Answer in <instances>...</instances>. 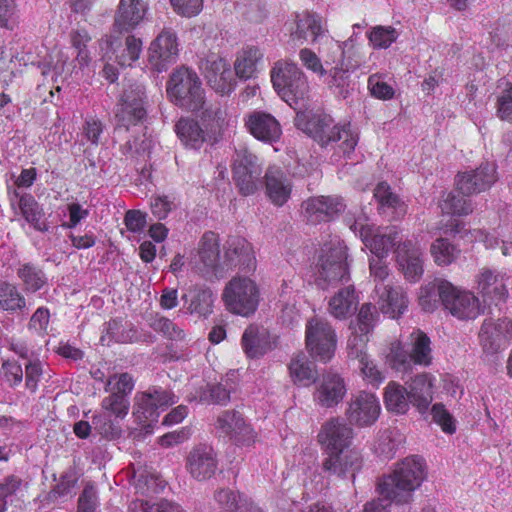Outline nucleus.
Segmentation results:
<instances>
[{"label":"nucleus","mask_w":512,"mask_h":512,"mask_svg":"<svg viewBox=\"0 0 512 512\" xmlns=\"http://www.w3.org/2000/svg\"><path fill=\"white\" fill-rule=\"evenodd\" d=\"M426 478V466L422 458L406 457L396 463L393 472L383 477L378 484L381 496L397 504L409 502L412 493L418 489Z\"/></svg>","instance_id":"nucleus-1"},{"label":"nucleus","mask_w":512,"mask_h":512,"mask_svg":"<svg viewBox=\"0 0 512 512\" xmlns=\"http://www.w3.org/2000/svg\"><path fill=\"white\" fill-rule=\"evenodd\" d=\"M295 122L299 129L322 146L341 141L340 148L344 154L351 153L358 143V134L351 130L350 125H335L331 116L325 113L298 112Z\"/></svg>","instance_id":"nucleus-2"},{"label":"nucleus","mask_w":512,"mask_h":512,"mask_svg":"<svg viewBox=\"0 0 512 512\" xmlns=\"http://www.w3.org/2000/svg\"><path fill=\"white\" fill-rule=\"evenodd\" d=\"M430 338L421 330L415 329L405 343H391L386 361L390 367L399 372H408L412 364L428 367L432 363Z\"/></svg>","instance_id":"nucleus-3"},{"label":"nucleus","mask_w":512,"mask_h":512,"mask_svg":"<svg viewBox=\"0 0 512 512\" xmlns=\"http://www.w3.org/2000/svg\"><path fill=\"white\" fill-rule=\"evenodd\" d=\"M167 95L177 106L192 112L205 107V93L197 73L187 67L173 71L166 86Z\"/></svg>","instance_id":"nucleus-4"},{"label":"nucleus","mask_w":512,"mask_h":512,"mask_svg":"<svg viewBox=\"0 0 512 512\" xmlns=\"http://www.w3.org/2000/svg\"><path fill=\"white\" fill-rule=\"evenodd\" d=\"M270 76L275 91L290 107L296 108L299 102L308 97V80L297 64L283 60L277 61Z\"/></svg>","instance_id":"nucleus-5"},{"label":"nucleus","mask_w":512,"mask_h":512,"mask_svg":"<svg viewBox=\"0 0 512 512\" xmlns=\"http://www.w3.org/2000/svg\"><path fill=\"white\" fill-rule=\"evenodd\" d=\"M222 300L226 309L236 315H253L260 303V288L247 276H234L225 285Z\"/></svg>","instance_id":"nucleus-6"},{"label":"nucleus","mask_w":512,"mask_h":512,"mask_svg":"<svg viewBox=\"0 0 512 512\" xmlns=\"http://www.w3.org/2000/svg\"><path fill=\"white\" fill-rule=\"evenodd\" d=\"M346 223L377 258L386 257L399 239L396 227H387L384 231H380L379 228H375L373 224L369 223V219L364 213L353 218L346 217Z\"/></svg>","instance_id":"nucleus-7"},{"label":"nucleus","mask_w":512,"mask_h":512,"mask_svg":"<svg viewBox=\"0 0 512 512\" xmlns=\"http://www.w3.org/2000/svg\"><path fill=\"white\" fill-rule=\"evenodd\" d=\"M440 298L443 309L459 320H474L482 313L474 292L452 282H440Z\"/></svg>","instance_id":"nucleus-8"},{"label":"nucleus","mask_w":512,"mask_h":512,"mask_svg":"<svg viewBox=\"0 0 512 512\" xmlns=\"http://www.w3.org/2000/svg\"><path fill=\"white\" fill-rule=\"evenodd\" d=\"M305 342L311 357L327 363L336 351V331L326 319L313 317L306 323Z\"/></svg>","instance_id":"nucleus-9"},{"label":"nucleus","mask_w":512,"mask_h":512,"mask_svg":"<svg viewBox=\"0 0 512 512\" xmlns=\"http://www.w3.org/2000/svg\"><path fill=\"white\" fill-rule=\"evenodd\" d=\"M347 248L337 242L323 249L319 259L316 282L322 289H327L338 282L348 280Z\"/></svg>","instance_id":"nucleus-10"},{"label":"nucleus","mask_w":512,"mask_h":512,"mask_svg":"<svg viewBox=\"0 0 512 512\" xmlns=\"http://www.w3.org/2000/svg\"><path fill=\"white\" fill-rule=\"evenodd\" d=\"M223 257H221L219 237L209 231L201 237L192 264L203 275H222Z\"/></svg>","instance_id":"nucleus-11"},{"label":"nucleus","mask_w":512,"mask_h":512,"mask_svg":"<svg viewBox=\"0 0 512 512\" xmlns=\"http://www.w3.org/2000/svg\"><path fill=\"white\" fill-rule=\"evenodd\" d=\"M381 412L377 396L367 391H360L351 396L346 409V417L350 424L358 427L373 425Z\"/></svg>","instance_id":"nucleus-12"},{"label":"nucleus","mask_w":512,"mask_h":512,"mask_svg":"<svg viewBox=\"0 0 512 512\" xmlns=\"http://www.w3.org/2000/svg\"><path fill=\"white\" fill-rule=\"evenodd\" d=\"M135 399L136 404L133 414L140 422L145 420L157 422L159 416L157 409L164 410L178 400L171 391L161 387L150 388L146 392L137 394Z\"/></svg>","instance_id":"nucleus-13"},{"label":"nucleus","mask_w":512,"mask_h":512,"mask_svg":"<svg viewBox=\"0 0 512 512\" xmlns=\"http://www.w3.org/2000/svg\"><path fill=\"white\" fill-rule=\"evenodd\" d=\"M178 53L179 49L176 34L171 29L165 28L149 46V63L154 70L162 72L176 61Z\"/></svg>","instance_id":"nucleus-14"},{"label":"nucleus","mask_w":512,"mask_h":512,"mask_svg":"<svg viewBox=\"0 0 512 512\" xmlns=\"http://www.w3.org/2000/svg\"><path fill=\"white\" fill-rule=\"evenodd\" d=\"M345 209V204L338 196L310 197L302 203V211L310 224L329 222Z\"/></svg>","instance_id":"nucleus-15"},{"label":"nucleus","mask_w":512,"mask_h":512,"mask_svg":"<svg viewBox=\"0 0 512 512\" xmlns=\"http://www.w3.org/2000/svg\"><path fill=\"white\" fill-rule=\"evenodd\" d=\"M224 273L239 268L243 271H252L256 268V259L251 244L244 238L231 237L224 245L223 263Z\"/></svg>","instance_id":"nucleus-16"},{"label":"nucleus","mask_w":512,"mask_h":512,"mask_svg":"<svg viewBox=\"0 0 512 512\" xmlns=\"http://www.w3.org/2000/svg\"><path fill=\"white\" fill-rule=\"evenodd\" d=\"M143 99L144 88L141 85L124 91L115 113L118 126L128 129L144 118L146 110Z\"/></svg>","instance_id":"nucleus-17"},{"label":"nucleus","mask_w":512,"mask_h":512,"mask_svg":"<svg viewBox=\"0 0 512 512\" xmlns=\"http://www.w3.org/2000/svg\"><path fill=\"white\" fill-rule=\"evenodd\" d=\"M9 199L10 206L15 215H20L26 223L39 232H47L49 230V226L44 220V209L33 195L13 190L10 193Z\"/></svg>","instance_id":"nucleus-18"},{"label":"nucleus","mask_w":512,"mask_h":512,"mask_svg":"<svg viewBox=\"0 0 512 512\" xmlns=\"http://www.w3.org/2000/svg\"><path fill=\"white\" fill-rule=\"evenodd\" d=\"M347 388L344 379L335 372L321 375L313 393L315 403L324 408L337 406L345 397Z\"/></svg>","instance_id":"nucleus-19"},{"label":"nucleus","mask_w":512,"mask_h":512,"mask_svg":"<svg viewBox=\"0 0 512 512\" xmlns=\"http://www.w3.org/2000/svg\"><path fill=\"white\" fill-rule=\"evenodd\" d=\"M496 181L495 165L493 163H484L474 170L458 174L456 184L459 193L472 195L486 191Z\"/></svg>","instance_id":"nucleus-20"},{"label":"nucleus","mask_w":512,"mask_h":512,"mask_svg":"<svg viewBox=\"0 0 512 512\" xmlns=\"http://www.w3.org/2000/svg\"><path fill=\"white\" fill-rule=\"evenodd\" d=\"M324 454L322 469L331 476L354 479L356 472L361 469L362 457L358 451L339 450Z\"/></svg>","instance_id":"nucleus-21"},{"label":"nucleus","mask_w":512,"mask_h":512,"mask_svg":"<svg viewBox=\"0 0 512 512\" xmlns=\"http://www.w3.org/2000/svg\"><path fill=\"white\" fill-rule=\"evenodd\" d=\"M203 74L212 89L220 94H228L234 86L230 64L218 55H210L201 66Z\"/></svg>","instance_id":"nucleus-22"},{"label":"nucleus","mask_w":512,"mask_h":512,"mask_svg":"<svg viewBox=\"0 0 512 512\" xmlns=\"http://www.w3.org/2000/svg\"><path fill=\"white\" fill-rule=\"evenodd\" d=\"M218 467L216 453L211 446L198 445L188 454L186 468L188 473L197 481L211 478Z\"/></svg>","instance_id":"nucleus-23"},{"label":"nucleus","mask_w":512,"mask_h":512,"mask_svg":"<svg viewBox=\"0 0 512 512\" xmlns=\"http://www.w3.org/2000/svg\"><path fill=\"white\" fill-rule=\"evenodd\" d=\"M397 262L405 278L418 281L423 272V248L417 240H406L396 249Z\"/></svg>","instance_id":"nucleus-24"},{"label":"nucleus","mask_w":512,"mask_h":512,"mask_svg":"<svg viewBox=\"0 0 512 512\" xmlns=\"http://www.w3.org/2000/svg\"><path fill=\"white\" fill-rule=\"evenodd\" d=\"M510 328L511 323L506 319H485L479 332L483 352L493 355L503 349L507 345V334Z\"/></svg>","instance_id":"nucleus-25"},{"label":"nucleus","mask_w":512,"mask_h":512,"mask_svg":"<svg viewBox=\"0 0 512 512\" xmlns=\"http://www.w3.org/2000/svg\"><path fill=\"white\" fill-rule=\"evenodd\" d=\"M215 429L219 435L229 437L238 443L250 442L254 439V432L250 425L239 412L234 410L222 412L217 417Z\"/></svg>","instance_id":"nucleus-26"},{"label":"nucleus","mask_w":512,"mask_h":512,"mask_svg":"<svg viewBox=\"0 0 512 512\" xmlns=\"http://www.w3.org/2000/svg\"><path fill=\"white\" fill-rule=\"evenodd\" d=\"M508 277L499 271L483 267L475 277L476 289L490 301H504L508 296Z\"/></svg>","instance_id":"nucleus-27"},{"label":"nucleus","mask_w":512,"mask_h":512,"mask_svg":"<svg viewBox=\"0 0 512 512\" xmlns=\"http://www.w3.org/2000/svg\"><path fill=\"white\" fill-rule=\"evenodd\" d=\"M352 429L339 419L327 421L318 434L324 453L345 450L351 442Z\"/></svg>","instance_id":"nucleus-28"},{"label":"nucleus","mask_w":512,"mask_h":512,"mask_svg":"<svg viewBox=\"0 0 512 512\" xmlns=\"http://www.w3.org/2000/svg\"><path fill=\"white\" fill-rule=\"evenodd\" d=\"M265 194L275 206H283L291 197L293 184L278 166H269L264 175Z\"/></svg>","instance_id":"nucleus-29"},{"label":"nucleus","mask_w":512,"mask_h":512,"mask_svg":"<svg viewBox=\"0 0 512 512\" xmlns=\"http://www.w3.org/2000/svg\"><path fill=\"white\" fill-rule=\"evenodd\" d=\"M101 50L109 52L119 66L128 67L139 59L142 52V41L131 35L126 37L123 44L119 39L109 37L101 43Z\"/></svg>","instance_id":"nucleus-30"},{"label":"nucleus","mask_w":512,"mask_h":512,"mask_svg":"<svg viewBox=\"0 0 512 512\" xmlns=\"http://www.w3.org/2000/svg\"><path fill=\"white\" fill-rule=\"evenodd\" d=\"M377 304L380 311L390 318H398L408 307L407 296L400 286L376 284Z\"/></svg>","instance_id":"nucleus-31"},{"label":"nucleus","mask_w":512,"mask_h":512,"mask_svg":"<svg viewBox=\"0 0 512 512\" xmlns=\"http://www.w3.org/2000/svg\"><path fill=\"white\" fill-rule=\"evenodd\" d=\"M349 41L343 43L331 41L332 49H334L333 53H339L340 59L335 67L331 68L329 72L327 71V85L342 98H346L351 90L349 69L344 60V46H347Z\"/></svg>","instance_id":"nucleus-32"},{"label":"nucleus","mask_w":512,"mask_h":512,"mask_svg":"<svg viewBox=\"0 0 512 512\" xmlns=\"http://www.w3.org/2000/svg\"><path fill=\"white\" fill-rule=\"evenodd\" d=\"M294 24L295 28H291L290 33L296 40H307L310 35L312 43H316L327 33L322 18L309 11L295 13Z\"/></svg>","instance_id":"nucleus-33"},{"label":"nucleus","mask_w":512,"mask_h":512,"mask_svg":"<svg viewBox=\"0 0 512 512\" xmlns=\"http://www.w3.org/2000/svg\"><path fill=\"white\" fill-rule=\"evenodd\" d=\"M366 345L355 346L354 342L347 347L348 357L358 360V369L362 379L372 387L378 388L385 380L384 372L366 353Z\"/></svg>","instance_id":"nucleus-34"},{"label":"nucleus","mask_w":512,"mask_h":512,"mask_svg":"<svg viewBox=\"0 0 512 512\" xmlns=\"http://www.w3.org/2000/svg\"><path fill=\"white\" fill-rule=\"evenodd\" d=\"M250 133L260 141L273 143L280 139L281 126L274 116L264 112H254L247 120Z\"/></svg>","instance_id":"nucleus-35"},{"label":"nucleus","mask_w":512,"mask_h":512,"mask_svg":"<svg viewBox=\"0 0 512 512\" xmlns=\"http://www.w3.org/2000/svg\"><path fill=\"white\" fill-rule=\"evenodd\" d=\"M28 302L19 287L9 281H0V310L12 316H25L30 310Z\"/></svg>","instance_id":"nucleus-36"},{"label":"nucleus","mask_w":512,"mask_h":512,"mask_svg":"<svg viewBox=\"0 0 512 512\" xmlns=\"http://www.w3.org/2000/svg\"><path fill=\"white\" fill-rule=\"evenodd\" d=\"M433 377L427 373H421L406 382L408 398L411 404L421 413L427 412L433 401L432 391Z\"/></svg>","instance_id":"nucleus-37"},{"label":"nucleus","mask_w":512,"mask_h":512,"mask_svg":"<svg viewBox=\"0 0 512 512\" xmlns=\"http://www.w3.org/2000/svg\"><path fill=\"white\" fill-rule=\"evenodd\" d=\"M374 196L379 203L381 213L386 217L398 220L406 215L407 205L397 194L392 192L388 184L379 183L374 190Z\"/></svg>","instance_id":"nucleus-38"},{"label":"nucleus","mask_w":512,"mask_h":512,"mask_svg":"<svg viewBox=\"0 0 512 512\" xmlns=\"http://www.w3.org/2000/svg\"><path fill=\"white\" fill-rule=\"evenodd\" d=\"M242 347L250 358L263 356L272 348L269 332L264 327L249 325L242 335Z\"/></svg>","instance_id":"nucleus-39"},{"label":"nucleus","mask_w":512,"mask_h":512,"mask_svg":"<svg viewBox=\"0 0 512 512\" xmlns=\"http://www.w3.org/2000/svg\"><path fill=\"white\" fill-rule=\"evenodd\" d=\"M377 313L374 306L365 303L360 308L355 324L350 325L352 335L348 338L347 347L354 342L355 346L366 345L369 333L376 322Z\"/></svg>","instance_id":"nucleus-40"},{"label":"nucleus","mask_w":512,"mask_h":512,"mask_svg":"<svg viewBox=\"0 0 512 512\" xmlns=\"http://www.w3.org/2000/svg\"><path fill=\"white\" fill-rule=\"evenodd\" d=\"M175 132L181 143L189 149L199 150L206 141L211 140L208 130L205 132L198 121L188 117L177 121Z\"/></svg>","instance_id":"nucleus-41"},{"label":"nucleus","mask_w":512,"mask_h":512,"mask_svg":"<svg viewBox=\"0 0 512 512\" xmlns=\"http://www.w3.org/2000/svg\"><path fill=\"white\" fill-rule=\"evenodd\" d=\"M145 6L141 0H120L115 16V26L120 31L134 29L143 19Z\"/></svg>","instance_id":"nucleus-42"},{"label":"nucleus","mask_w":512,"mask_h":512,"mask_svg":"<svg viewBox=\"0 0 512 512\" xmlns=\"http://www.w3.org/2000/svg\"><path fill=\"white\" fill-rule=\"evenodd\" d=\"M288 371L293 384L300 387H308L317 379L316 367L304 353L291 358Z\"/></svg>","instance_id":"nucleus-43"},{"label":"nucleus","mask_w":512,"mask_h":512,"mask_svg":"<svg viewBox=\"0 0 512 512\" xmlns=\"http://www.w3.org/2000/svg\"><path fill=\"white\" fill-rule=\"evenodd\" d=\"M182 300L190 314L206 317L212 313L215 295L209 288L195 286L182 295Z\"/></svg>","instance_id":"nucleus-44"},{"label":"nucleus","mask_w":512,"mask_h":512,"mask_svg":"<svg viewBox=\"0 0 512 512\" xmlns=\"http://www.w3.org/2000/svg\"><path fill=\"white\" fill-rule=\"evenodd\" d=\"M358 299L352 286L339 290L328 303V312L336 319H345L357 308Z\"/></svg>","instance_id":"nucleus-45"},{"label":"nucleus","mask_w":512,"mask_h":512,"mask_svg":"<svg viewBox=\"0 0 512 512\" xmlns=\"http://www.w3.org/2000/svg\"><path fill=\"white\" fill-rule=\"evenodd\" d=\"M263 59L259 48L251 46L243 48L236 57L234 69L240 79H250L257 73L258 65Z\"/></svg>","instance_id":"nucleus-46"},{"label":"nucleus","mask_w":512,"mask_h":512,"mask_svg":"<svg viewBox=\"0 0 512 512\" xmlns=\"http://www.w3.org/2000/svg\"><path fill=\"white\" fill-rule=\"evenodd\" d=\"M17 276L21 280L24 291L36 293L47 285L48 279L44 271L35 264L24 263L17 269Z\"/></svg>","instance_id":"nucleus-47"},{"label":"nucleus","mask_w":512,"mask_h":512,"mask_svg":"<svg viewBox=\"0 0 512 512\" xmlns=\"http://www.w3.org/2000/svg\"><path fill=\"white\" fill-rule=\"evenodd\" d=\"M384 403L388 411L406 413L411 404L406 387L390 381L384 389Z\"/></svg>","instance_id":"nucleus-48"},{"label":"nucleus","mask_w":512,"mask_h":512,"mask_svg":"<svg viewBox=\"0 0 512 512\" xmlns=\"http://www.w3.org/2000/svg\"><path fill=\"white\" fill-rule=\"evenodd\" d=\"M249 173L244 172L243 168L239 165L238 168H233V179L239 189L240 194L244 196L253 195L261 184V174L263 168L260 166H253Z\"/></svg>","instance_id":"nucleus-49"},{"label":"nucleus","mask_w":512,"mask_h":512,"mask_svg":"<svg viewBox=\"0 0 512 512\" xmlns=\"http://www.w3.org/2000/svg\"><path fill=\"white\" fill-rule=\"evenodd\" d=\"M203 109L201 119L208 130V137L213 141H217V136L229 124L227 113L220 106H209Z\"/></svg>","instance_id":"nucleus-50"},{"label":"nucleus","mask_w":512,"mask_h":512,"mask_svg":"<svg viewBox=\"0 0 512 512\" xmlns=\"http://www.w3.org/2000/svg\"><path fill=\"white\" fill-rule=\"evenodd\" d=\"M440 282L449 281L443 278H436L434 281L420 287L418 302L424 311L433 312L441 304Z\"/></svg>","instance_id":"nucleus-51"},{"label":"nucleus","mask_w":512,"mask_h":512,"mask_svg":"<svg viewBox=\"0 0 512 512\" xmlns=\"http://www.w3.org/2000/svg\"><path fill=\"white\" fill-rule=\"evenodd\" d=\"M430 253L438 266H448L457 259L460 250L447 239L437 238L431 244Z\"/></svg>","instance_id":"nucleus-52"},{"label":"nucleus","mask_w":512,"mask_h":512,"mask_svg":"<svg viewBox=\"0 0 512 512\" xmlns=\"http://www.w3.org/2000/svg\"><path fill=\"white\" fill-rule=\"evenodd\" d=\"M403 438L393 430H384L378 437L375 452L383 459H391L402 445Z\"/></svg>","instance_id":"nucleus-53"},{"label":"nucleus","mask_w":512,"mask_h":512,"mask_svg":"<svg viewBox=\"0 0 512 512\" xmlns=\"http://www.w3.org/2000/svg\"><path fill=\"white\" fill-rule=\"evenodd\" d=\"M439 207L442 213L448 215H467L473 210L470 201L456 192L444 194Z\"/></svg>","instance_id":"nucleus-54"},{"label":"nucleus","mask_w":512,"mask_h":512,"mask_svg":"<svg viewBox=\"0 0 512 512\" xmlns=\"http://www.w3.org/2000/svg\"><path fill=\"white\" fill-rule=\"evenodd\" d=\"M101 407L103 414H108L123 420L129 412L130 402L129 399L121 393H111L102 400Z\"/></svg>","instance_id":"nucleus-55"},{"label":"nucleus","mask_w":512,"mask_h":512,"mask_svg":"<svg viewBox=\"0 0 512 512\" xmlns=\"http://www.w3.org/2000/svg\"><path fill=\"white\" fill-rule=\"evenodd\" d=\"M120 419L108 414L100 413L93 417L95 430L107 439H116L121 436Z\"/></svg>","instance_id":"nucleus-56"},{"label":"nucleus","mask_w":512,"mask_h":512,"mask_svg":"<svg viewBox=\"0 0 512 512\" xmlns=\"http://www.w3.org/2000/svg\"><path fill=\"white\" fill-rule=\"evenodd\" d=\"M214 499L218 503L223 512H241L245 505L246 498L236 494L231 489L221 488L214 494Z\"/></svg>","instance_id":"nucleus-57"},{"label":"nucleus","mask_w":512,"mask_h":512,"mask_svg":"<svg viewBox=\"0 0 512 512\" xmlns=\"http://www.w3.org/2000/svg\"><path fill=\"white\" fill-rule=\"evenodd\" d=\"M20 23L18 5L15 0H0V28L14 31Z\"/></svg>","instance_id":"nucleus-58"},{"label":"nucleus","mask_w":512,"mask_h":512,"mask_svg":"<svg viewBox=\"0 0 512 512\" xmlns=\"http://www.w3.org/2000/svg\"><path fill=\"white\" fill-rule=\"evenodd\" d=\"M397 37L396 29L391 26H375L368 34L369 41L375 49L388 48Z\"/></svg>","instance_id":"nucleus-59"},{"label":"nucleus","mask_w":512,"mask_h":512,"mask_svg":"<svg viewBox=\"0 0 512 512\" xmlns=\"http://www.w3.org/2000/svg\"><path fill=\"white\" fill-rule=\"evenodd\" d=\"M130 512H182L181 508L167 500H160L157 503H150L143 499H136L129 505Z\"/></svg>","instance_id":"nucleus-60"},{"label":"nucleus","mask_w":512,"mask_h":512,"mask_svg":"<svg viewBox=\"0 0 512 512\" xmlns=\"http://www.w3.org/2000/svg\"><path fill=\"white\" fill-rule=\"evenodd\" d=\"M151 328L171 340H183L185 333L182 328L164 317H156L150 323Z\"/></svg>","instance_id":"nucleus-61"},{"label":"nucleus","mask_w":512,"mask_h":512,"mask_svg":"<svg viewBox=\"0 0 512 512\" xmlns=\"http://www.w3.org/2000/svg\"><path fill=\"white\" fill-rule=\"evenodd\" d=\"M1 375L9 387L15 388L23 381L22 366L15 360H5L1 365Z\"/></svg>","instance_id":"nucleus-62"},{"label":"nucleus","mask_w":512,"mask_h":512,"mask_svg":"<svg viewBox=\"0 0 512 512\" xmlns=\"http://www.w3.org/2000/svg\"><path fill=\"white\" fill-rule=\"evenodd\" d=\"M98 506L97 490L94 485L87 484L78 498L77 512H96Z\"/></svg>","instance_id":"nucleus-63"},{"label":"nucleus","mask_w":512,"mask_h":512,"mask_svg":"<svg viewBox=\"0 0 512 512\" xmlns=\"http://www.w3.org/2000/svg\"><path fill=\"white\" fill-rule=\"evenodd\" d=\"M497 116L512 123V86L502 90L497 97Z\"/></svg>","instance_id":"nucleus-64"}]
</instances>
